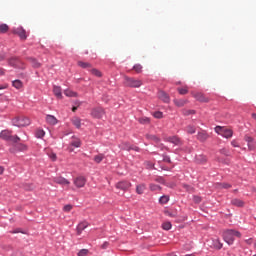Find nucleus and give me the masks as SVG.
I'll return each mask as SVG.
<instances>
[{
  "mask_svg": "<svg viewBox=\"0 0 256 256\" xmlns=\"http://www.w3.org/2000/svg\"><path fill=\"white\" fill-rule=\"evenodd\" d=\"M222 237L227 245H233L235 243V237L241 239V232L235 229H225L222 231Z\"/></svg>",
  "mask_w": 256,
  "mask_h": 256,
  "instance_id": "f257e3e1",
  "label": "nucleus"
},
{
  "mask_svg": "<svg viewBox=\"0 0 256 256\" xmlns=\"http://www.w3.org/2000/svg\"><path fill=\"white\" fill-rule=\"evenodd\" d=\"M123 83L125 87H131L132 89H138L139 87H141V85H143V82L141 80L128 76L124 77Z\"/></svg>",
  "mask_w": 256,
  "mask_h": 256,
  "instance_id": "f03ea898",
  "label": "nucleus"
},
{
  "mask_svg": "<svg viewBox=\"0 0 256 256\" xmlns=\"http://www.w3.org/2000/svg\"><path fill=\"white\" fill-rule=\"evenodd\" d=\"M214 131L217 133V135H220V137H223L224 139H231V137H233V130L223 126H216Z\"/></svg>",
  "mask_w": 256,
  "mask_h": 256,
  "instance_id": "7ed1b4c3",
  "label": "nucleus"
},
{
  "mask_svg": "<svg viewBox=\"0 0 256 256\" xmlns=\"http://www.w3.org/2000/svg\"><path fill=\"white\" fill-rule=\"evenodd\" d=\"M12 125L14 127H28V125H31V120L27 117L14 118Z\"/></svg>",
  "mask_w": 256,
  "mask_h": 256,
  "instance_id": "20e7f679",
  "label": "nucleus"
},
{
  "mask_svg": "<svg viewBox=\"0 0 256 256\" xmlns=\"http://www.w3.org/2000/svg\"><path fill=\"white\" fill-rule=\"evenodd\" d=\"M90 115L93 119H103L105 117V109L97 106L91 109Z\"/></svg>",
  "mask_w": 256,
  "mask_h": 256,
  "instance_id": "39448f33",
  "label": "nucleus"
},
{
  "mask_svg": "<svg viewBox=\"0 0 256 256\" xmlns=\"http://www.w3.org/2000/svg\"><path fill=\"white\" fill-rule=\"evenodd\" d=\"M8 65L14 69H25V64L18 57H11L8 60Z\"/></svg>",
  "mask_w": 256,
  "mask_h": 256,
  "instance_id": "423d86ee",
  "label": "nucleus"
},
{
  "mask_svg": "<svg viewBox=\"0 0 256 256\" xmlns=\"http://www.w3.org/2000/svg\"><path fill=\"white\" fill-rule=\"evenodd\" d=\"M131 182L127 180H122L116 183L115 187L116 189H120V191H129L131 189Z\"/></svg>",
  "mask_w": 256,
  "mask_h": 256,
  "instance_id": "0eeeda50",
  "label": "nucleus"
},
{
  "mask_svg": "<svg viewBox=\"0 0 256 256\" xmlns=\"http://www.w3.org/2000/svg\"><path fill=\"white\" fill-rule=\"evenodd\" d=\"M12 33H14V35H18V37H20V39H22L23 41L27 39V31H25V29L22 26L13 28Z\"/></svg>",
  "mask_w": 256,
  "mask_h": 256,
  "instance_id": "6e6552de",
  "label": "nucleus"
},
{
  "mask_svg": "<svg viewBox=\"0 0 256 256\" xmlns=\"http://www.w3.org/2000/svg\"><path fill=\"white\" fill-rule=\"evenodd\" d=\"M211 249H215L216 251H221L223 249V243L219 238H213L210 244Z\"/></svg>",
  "mask_w": 256,
  "mask_h": 256,
  "instance_id": "1a4fd4ad",
  "label": "nucleus"
},
{
  "mask_svg": "<svg viewBox=\"0 0 256 256\" xmlns=\"http://www.w3.org/2000/svg\"><path fill=\"white\" fill-rule=\"evenodd\" d=\"M11 135H13V131L9 129L2 130L0 132V139H3V141H9V139H11Z\"/></svg>",
  "mask_w": 256,
  "mask_h": 256,
  "instance_id": "9d476101",
  "label": "nucleus"
},
{
  "mask_svg": "<svg viewBox=\"0 0 256 256\" xmlns=\"http://www.w3.org/2000/svg\"><path fill=\"white\" fill-rule=\"evenodd\" d=\"M85 183H87V180L83 176H79L74 179V185L78 187V189H81V187H85Z\"/></svg>",
  "mask_w": 256,
  "mask_h": 256,
  "instance_id": "9b49d317",
  "label": "nucleus"
},
{
  "mask_svg": "<svg viewBox=\"0 0 256 256\" xmlns=\"http://www.w3.org/2000/svg\"><path fill=\"white\" fill-rule=\"evenodd\" d=\"M88 227H89V222L87 221L80 222L76 228L77 235H81V233H83V231H85V229H87Z\"/></svg>",
  "mask_w": 256,
  "mask_h": 256,
  "instance_id": "f8f14e48",
  "label": "nucleus"
},
{
  "mask_svg": "<svg viewBox=\"0 0 256 256\" xmlns=\"http://www.w3.org/2000/svg\"><path fill=\"white\" fill-rule=\"evenodd\" d=\"M194 99L196 101H200V103H209V98L205 97V95L201 92L195 93Z\"/></svg>",
  "mask_w": 256,
  "mask_h": 256,
  "instance_id": "ddd939ff",
  "label": "nucleus"
},
{
  "mask_svg": "<svg viewBox=\"0 0 256 256\" xmlns=\"http://www.w3.org/2000/svg\"><path fill=\"white\" fill-rule=\"evenodd\" d=\"M54 183H57V185H71V182L62 176L55 177Z\"/></svg>",
  "mask_w": 256,
  "mask_h": 256,
  "instance_id": "4468645a",
  "label": "nucleus"
},
{
  "mask_svg": "<svg viewBox=\"0 0 256 256\" xmlns=\"http://www.w3.org/2000/svg\"><path fill=\"white\" fill-rule=\"evenodd\" d=\"M158 97L161 101H163V103H169L171 101L169 94H167L165 91H159Z\"/></svg>",
  "mask_w": 256,
  "mask_h": 256,
  "instance_id": "2eb2a0df",
  "label": "nucleus"
},
{
  "mask_svg": "<svg viewBox=\"0 0 256 256\" xmlns=\"http://www.w3.org/2000/svg\"><path fill=\"white\" fill-rule=\"evenodd\" d=\"M197 139H198V141H200L201 143H205V141L207 140V139H209V134L207 133V132H205V131H200V132H198V134H197Z\"/></svg>",
  "mask_w": 256,
  "mask_h": 256,
  "instance_id": "dca6fc26",
  "label": "nucleus"
},
{
  "mask_svg": "<svg viewBox=\"0 0 256 256\" xmlns=\"http://www.w3.org/2000/svg\"><path fill=\"white\" fill-rule=\"evenodd\" d=\"M53 93L57 99H62L63 97V90L61 89V86L54 85L53 86Z\"/></svg>",
  "mask_w": 256,
  "mask_h": 256,
  "instance_id": "f3484780",
  "label": "nucleus"
},
{
  "mask_svg": "<svg viewBox=\"0 0 256 256\" xmlns=\"http://www.w3.org/2000/svg\"><path fill=\"white\" fill-rule=\"evenodd\" d=\"M146 189H147V185L145 183H141V184L136 185L137 195H143V193H145Z\"/></svg>",
  "mask_w": 256,
  "mask_h": 256,
  "instance_id": "a211bd4d",
  "label": "nucleus"
},
{
  "mask_svg": "<svg viewBox=\"0 0 256 256\" xmlns=\"http://www.w3.org/2000/svg\"><path fill=\"white\" fill-rule=\"evenodd\" d=\"M46 122L48 123V125H57L58 123L57 118L51 114H48L46 116Z\"/></svg>",
  "mask_w": 256,
  "mask_h": 256,
  "instance_id": "6ab92c4d",
  "label": "nucleus"
},
{
  "mask_svg": "<svg viewBox=\"0 0 256 256\" xmlns=\"http://www.w3.org/2000/svg\"><path fill=\"white\" fill-rule=\"evenodd\" d=\"M168 143H172L173 145H180L181 139L177 136H170L167 138Z\"/></svg>",
  "mask_w": 256,
  "mask_h": 256,
  "instance_id": "aec40b11",
  "label": "nucleus"
},
{
  "mask_svg": "<svg viewBox=\"0 0 256 256\" xmlns=\"http://www.w3.org/2000/svg\"><path fill=\"white\" fill-rule=\"evenodd\" d=\"M72 139L74 140L70 142L71 147L79 149V147H81V140L79 138H76L75 136H72Z\"/></svg>",
  "mask_w": 256,
  "mask_h": 256,
  "instance_id": "412c9836",
  "label": "nucleus"
},
{
  "mask_svg": "<svg viewBox=\"0 0 256 256\" xmlns=\"http://www.w3.org/2000/svg\"><path fill=\"white\" fill-rule=\"evenodd\" d=\"M195 161H196V163H199L200 165H203V163H205L207 161V156H205L203 154L196 155Z\"/></svg>",
  "mask_w": 256,
  "mask_h": 256,
  "instance_id": "4be33fe9",
  "label": "nucleus"
},
{
  "mask_svg": "<svg viewBox=\"0 0 256 256\" xmlns=\"http://www.w3.org/2000/svg\"><path fill=\"white\" fill-rule=\"evenodd\" d=\"M73 125L76 127V129H81V118L79 117H73L71 119Z\"/></svg>",
  "mask_w": 256,
  "mask_h": 256,
  "instance_id": "5701e85b",
  "label": "nucleus"
},
{
  "mask_svg": "<svg viewBox=\"0 0 256 256\" xmlns=\"http://www.w3.org/2000/svg\"><path fill=\"white\" fill-rule=\"evenodd\" d=\"M231 203L232 205H235V207H243L245 205V202H243V200L237 198L233 199Z\"/></svg>",
  "mask_w": 256,
  "mask_h": 256,
  "instance_id": "b1692460",
  "label": "nucleus"
},
{
  "mask_svg": "<svg viewBox=\"0 0 256 256\" xmlns=\"http://www.w3.org/2000/svg\"><path fill=\"white\" fill-rule=\"evenodd\" d=\"M160 205H167L169 203V196L168 195H162L159 198Z\"/></svg>",
  "mask_w": 256,
  "mask_h": 256,
  "instance_id": "393cba45",
  "label": "nucleus"
},
{
  "mask_svg": "<svg viewBox=\"0 0 256 256\" xmlns=\"http://www.w3.org/2000/svg\"><path fill=\"white\" fill-rule=\"evenodd\" d=\"M29 61L32 65V67H34V69H39V67H41V63H39V61H37V59L29 58Z\"/></svg>",
  "mask_w": 256,
  "mask_h": 256,
  "instance_id": "a878e982",
  "label": "nucleus"
},
{
  "mask_svg": "<svg viewBox=\"0 0 256 256\" xmlns=\"http://www.w3.org/2000/svg\"><path fill=\"white\" fill-rule=\"evenodd\" d=\"M185 131L188 133V135H195L197 130L195 129V126L188 125Z\"/></svg>",
  "mask_w": 256,
  "mask_h": 256,
  "instance_id": "bb28decb",
  "label": "nucleus"
},
{
  "mask_svg": "<svg viewBox=\"0 0 256 256\" xmlns=\"http://www.w3.org/2000/svg\"><path fill=\"white\" fill-rule=\"evenodd\" d=\"M12 86H14L15 89H21V87H23V82L19 79H16L12 81Z\"/></svg>",
  "mask_w": 256,
  "mask_h": 256,
  "instance_id": "cd10ccee",
  "label": "nucleus"
},
{
  "mask_svg": "<svg viewBox=\"0 0 256 256\" xmlns=\"http://www.w3.org/2000/svg\"><path fill=\"white\" fill-rule=\"evenodd\" d=\"M146 139H148V141H154L155 143H159V137L153 134H146Z\"/></svg>",
  "mask_w": 256,
  "mask_h": 256,
  "instance_id": "c85d7f7f",
  "label": "nucleus"
},
{
  "mask_svg": "<svg viewBox=\"0 0 256 256\" xmlns=\"http://www.w3.org/2000/svg\"><path fill=\"white\" fill-rule=\"evenodd\" d=\"M35 137L37 139H43V137H45V130H43V129L37 130L35 133Z\"/></svg>",
  "mask_w": 256,
  "mask_h": 256,
  "instance_id": "c756f323",
  "label": "nucleus"
},
{
  "mask_svg": "<svg viewBox=\"0 0 256 256\" xmlns=\"http://www.w3.org/2000/svg\"><path fill=\"white\" fill-rule=\"evenodd\" d=\"M8 141H10L11 143L18 144L19 141H21V138L19 136H17V135L11 134L10 139Z\"/></svg>",
  "mask_w": 256,
  "mask_h": 256,
  "instance_id": "7c9ffc66",
  "label": "nucleus"
},
{
  "mask_svg": "<svg viewBox=\"0 0 256 256\" xmlns=\"http://www.w3.org/2000/svg\"><path fill=\"white\" fill-rule=\"evenodd\" d=\"M79 67H81L82 69H89L91 68V63L89 62H83V61H79L78 62Z\"/></svg>",
  "mask_w": 256,
  "mask_h": 256,
  "instance_id": "2f4dec72",
  "label": "nucleus"
},
{
  "mask_svg": "<svg viewBox=\"0 0 256 256\" xmlns=\"http://www.w3.org/2000/svg\"><path fill=\"white\" fill-rule=\"evenodd\" d=\"M139 123H141V125H149L151 123V119L149 117H142L139 119Z\"/></svg>",
  "mask_w": 256,
  "mask_h": 256,
  "instance_id": "473e14b6",
  "label": "nucleus"
},
{
  "mask_svg": "<svg viewBox=\"0 0 256 256\" xmlns=\"http://www.w3.org/2000/svg\"><path fill=\"white\" fill-rule=\"evenodd\" d=\"M105 159V154H98L94 157L95 163H101Z\"/></svg>",
  "mask_w": 256,
  "mask_h": 256,
  "instance_id": "72a5a7b5",
  "label": "nucleus"
},
{
  "mask_svg": "<svg viewBox=\"0 0 256 256\" xmlns=\"http://www.w3.org/2000/svg\"><path fill=\"white\" fill-rule=\"evenodd\" d=\"M17 151H27V145L23 143L16 144Z\"/></svg>",
  "mask_w": 256,
  "mask_h": 256,
  "instance_id": "f704fd0d",
  "label": "nucleus"
},
{
  "mask_svg": "<svg viewBox=\"0 0 256 256\" xmlns=\"http://www.w3.org/2000/svg\"><path fill=\"white\" fill-rule=\"evenodd\" d=\"M171 227H173L171 222H164L162 224V229H164V231H170Z\"/></svg>",
  "mask_w": 256,
  "mask_h": 256,
  "instance_id": "c9c22d12",
  "label": "nucleus"
},
{
  "mask_svg": "<svg viewBox=\"0 0 256 256\" xmlns=\"http://www.w3.org/2000/svg\"><path fill=\"white\" fill-rule=\"evenodd\" d=\"M149 187H150V191H161V187L158 184L151 183Z\"/></svg>",
  "mask_w": 256,
  "mask_h": 256,
  "instance_id": "e433bc0d",
  "label": "nucleus"
},
{
  "mask_svg": "<svg viewBox=\"0 0 256 256\" xmlns=\"http://www.w3.org/2000/svg\"><path fill=\"white\" fill-rule=\"evenodd\" d=\"M9 31V26L7 24L0 25V33H7Z\"/></svg>",
  "mask_w": 256,
  "mask_h": 256,
  "instance_id": "4c0bfd02",
  "label": "nucleus"
},
{
  "mask_svg": "<svg viewBox=\"0 0 256 256\" xmlns=\"http://www.w3.org/2000/svg\"><path fill=\"white\" fill-rule=\"evenodd\" d=\"M133 70L136 71V73H141V71H143V66L141 64H135Z\"/></svg>",
  "mask_w": 256,
  "mask_h": 256,
  "instance_id": "58836bf2",
  "label": "nucleus"
},
{
  "mask_svg": "<svg viewBox=\"0 0 256 256\" xmlns=\"http://www.w3.org/2000/svg\"><path fill=\"white\" fill-rule=\"evenodd\" d=\"M89 255V249H81L78 253L77 256H87Z\"/></svg>",
  "mask_w": 256,
  "mask_h": 256,
  "instance_id": "ea45409f",
  "label": "nucleus"
},
{
  "mask_svg": "<svg viewBox=\"0 0 256 256\" xmlns=\"http://www.w3.org/2000/svg\"><path fill=\"white\" fill-rule=\"evenodd\" d=\"M153 117H154L155 119H163V112H161V111H156V112L153 113Z\"/></svg>",
  "mask_w": 256,
  "mask_h": 256,
  "instance_id": "a19ab883",
  "label": "nucleus"
},
{
  "mask_svg": "<svg viewBox=\"0 0 256 256\" xmlns=\"http://www.w3.org/2000/svg\"><path fill=\"white\" fill-rule=\"evenodd\" d=\"M179 95H187L189 93V89L187 88H178Z\"/></svg>",
  "mask_w": 256,
  "mask_h": 256,
  "instance_id": "79ce46f5",
  "label": "nucleus"
},
{
  "mask_svg": "<svg viewBox=\"0 0 256 256\" xmlns=\"http://www.w3.org/2000/svg\"><path fill=\"white\" fill-rule=\"evenodd\" d=\"M91 73H92V75H95L96 77H101V71H99V70H97L95 68H93L91 70Z\"/></svg>",
  "mask_w": 256,
  "mask_h": 256,
  "instance_id": "37998d69",
  "label": "nucleus"
},
{
  "mask_svg": "<svg viewBox=\"0 0 256 256\" xmlns=\"http://www.w3.org/2000/svg\"><path fill=\"white\" fill-rule=\"evenodd\" d=\"M249 151H255V141L247 144Z\"/></svg>",
  "mask_w": 256,
  "mask_h": 256,
  "instance_id": "c03bdc74",
  "label": "nucleus"
},
{
  "mask_svg": "<svg viewBox=\"0 0 256 256\" xmlns=\"http://www.w3.org/2000/svg\"><path fill=\"white\" fill-rule=\"evenodd\" d=\"M244 140L246 141L247 145L249 143H253V141H255V139H253V137H251V136H245Z\"/></svg>",
  "mask_w": 256,
  "mask_h": 256,
  "instance_id": "a18cd8bd",
  "label": "nucleus"
},
{
  "mask_svg": "<svg viewBox=\"0 0 256 256\" xmlns=\"http://www.w3.org/2000/svg\"><path fill=\"white\" fill-rule=\"evenodd\" d=\"M174 103L175 105H177V107H183L185 105V102L183 100H175Z\"/></svg>",
  "mask_w": 256,
  "mask_h": 256,
  "instance_id": "49530a36",
  "label": "nucleus"
},
{
  "mask_svg": "<svg viewBox=\"0 0 256 256\" xmlns=\"http://www.w3.org/2000/svg\"><path fill=\"white\" fill-rule=\"evenodd\" d=\"M193 201H194V203H201V196L194 195Z\"/></svg>",
  "mask_w": 256,
  "mask_h": 256,
  "instance_id": "de8ad7c7",
  "label": "nucleus"
},
{
  "mask_svg": "<svg viewBox=\"0 0 256 256\" xmlns=\"http://www.w3.org/2000/svg\"><path fill=\"white\" fill-rule=\"evenodd\" d=\"M163 161L165 162V163H171V157H169L168 155H163Z\"/></svg>",
  "mask_w": 256,
  "mask_h": 256,
  "instance_id": "09e8293b",
  "label": "nucleus"
},
{
  "mask_svg": "<svg viewBox=\"0 0 256 256\" xmlns=\"http://www.w3.org/2000/svg\"><path fill=\"white\" fill-rule=\"evenodd\" d=\"M220 185H221L222 189H231V184H229V183H222Z\"/></svg>",
  "mask_w": 256,
  "mask_h": 256,
  "instance_id": "8fccbe9b",
  "label": "nucleus"
},
{
  "mask_svg": "<svg viewBox=\"0 0 256 256\" xmlns=\"http://www.w3.org/2000/svg\"><path fill=\"white\" fill-rule=\"evenodd\" d=\"M71 209H73V206L70 205V204L65 205L64 208H63V210L66 211V212L71 211Z\"/></svg>",
  "mask_w": 256,
  "mask_h": 256,
  "instance_id": "3c124183",
  "label": "nucleus"
},
{
  "mask_svg": "<svg viewBox=\"0 0 256 256\" xmlns=\"http://www.w3.org/2000/svg\"><path fill=\"white\" fill-rule=\"evenodd\" d=\"M231 145H232V147H240L239 143L237 142V140H232L231 141Z\"/></svg>",
  "mask_w": 256,
  "mask_h": 256,
  "instance_id": "603ef678",
  "label": "nucleus"
},
{
  "mask_svg": "<svg viewBox=\"0 0 256 256\" xmlns=\"http://www.w3.org/2000/svg\"><path fill=\"white\" fill-rule=\"evenodd\" d=\"M245 243H246L247 245H253V238L246 239V240H245Z\"/></svg>",
  "mask_w": 256,
  "mask_h": 256,
  "instance_id": "864d4df0",
  "label": "nucleus"
},
{
  "mask_svg": "<svg viewBox=\"0 0 256 256\" xmlns=\"http://www.w3.org/2000/svg\"><path fill=\"white\" fill-rule=\"evenodd\" d=\"M107 247H109V242H104V243L101 245V249H107Z\"/></svg>",
  "mask_w": 256,
  "mask_h": 256,
  "instance_id": "5fc2aeb1",
  "label": "nucleus"
},
{
  "mask_svg": "<svg viewBox=\"0 0 256 256\" xmlns=\"http://www.w3.org/2000/svg\"><path fill=\"white\" fill-rule=\"evenodd\" d=\"M220 153H222V155H229V151H227L226 149L220 150Z\"/></svg>",
  "mask_w": 256,
  "mask_h": 256,
  "instance_id": "6e6d98bb",
  "label": "nucleus"
},
{
  "mask_svg": "<svg viewBox=\"0 0 256 256\" xmlns=\"http://www.w3.org/2000/svg\"><path fill=\"white\" fill-rule=\"evenodd\" d=\"M5 75V69L0 68V77H3Z\"/></svg>",
  "mask_w": 256,
  "mask_h": 256,
  "instance_id": "4d7b16f0",
  "label": "nucleus"
},
{
  "mask_svg": "<svg viewBox=\"0 0 256 256\" xmlns=\"http://www.w3.org/2000/svg\"><path fill=\"white\" fill-rule=\"evenodd\" d=\"M193 114H195V110H189V111L187 112V115H193Z\"/></svg>",
  "mask_w": 256,
  "mask_h": 256,
  "instance_id": "13d9d810",
  "label": "nucleus"
},
{
  "mask_svg": "<svg viewBox=\"0 0 256 256\" xmlns=\"http://www.w3.org/2000/svg\"><path fill=\"white\" fill-rule=\"evenodd\" d=\"M4 171H5V168H3V166H0V175H3Z\"/></svg>",
  "mask_w": 256,
  "mask_h": 256,
  "instance_id": "bf43d9fd",
  "label": "nucleus"
},
{
  "mask_svg": "<svg viewBox=\"0 0 256 256\" xmlns=\"http://www.w3.org/2000/svg\"><path fill=\"white\" fill-rule=\"evenodd\" d=\"M3 89H7V86H5V85H0V91H3Z\"/></svg>",
  "mask_w": 256,
  "mask_h": 256,
  "instance_id": "052dcab7",
  "label": "nucleus"
},
{
  "mask_svg": "<svg viewBox=\"0 0 256 256\" xmlns=\"http://www.w3.org/2000/svg\"><path fill=\"white\" fill-rule=\"evenodd\" d=\"M0 61H5V56L0 54Z\"/></svg>",
  "mask_w": 256,
  "mask_h": 256,
  "instance_id": "680f3d73",
  "label": "nucleus"
},
{
  "mask_svg": "<svg viewBox=\"0 0 256 256\" xmlns=\"http://www.w3.org/2000/svg\"><path fill=\"white\" fill-rule=\"evenodd\" d=\"M12 233H21V230L20 229H16Z\"/></svg>",
  "mask_w": 256,
  "mask_h": 256,
  "instance_id": "e2e57ef3",
  "label": "nucleus"
},
{
  "mask_svg": "<svg viewBox=\"0 0 256 256\" xmlns=\"http://www.w3.org/2000/svg\"><path fill=\"white\" fill-rule=\"evenodd\" d=\"M72 111H73V113H75V111H77V106H73Z\"/></svg>",
  "mask_w": 256,
  "mask_h": 256,
  "instance_id": "0e129e2a",
  "label": "nucleus"
},
{
  "mask_svg": "<svg viewBox=\"0 0 256 256\" xmlns=\"http://www.w3.org/2000/svg\"><path fill=\"white\" fill-rule=\"evenodd\" d=\"M52 159H53V161H55V159H57V155L56 154H52Z\"/></svg>",
  "mask_w": 256,
  "mask_h": 256,
  "instance_id": "69168bd1",
  "label": "nucleus"
},
{
  "mask_svg": "<svg viewBox=\"0 0 256 256\" xmlns=\"http://www.w3.org/2000/svg\"><path fill=\"white\" fill-rule=\"evenodd\" d=\"M129 149H133L134 151H139V147H134V148H129Z\"/></svg>",
  "mask_w": 256,
  "mask_h": 256,
  "instance_id": "338daca9",
  "label": "nucleus"
},
{
  "mask_svg": "<svg viewBox=\"0 0 256 256\" xmlns=\"http://www.w3.org/2000/svg\"><path fill=\"white\" fill-rule=\"evenodd\" d=\"M186 256H195V255H193V254H187Z\"/></svg>",
  "mask_w": 256,
  "mask_h": 256,
  "instance_id": "774afa93",
  "label": "nucleus"
}]
</instances>
